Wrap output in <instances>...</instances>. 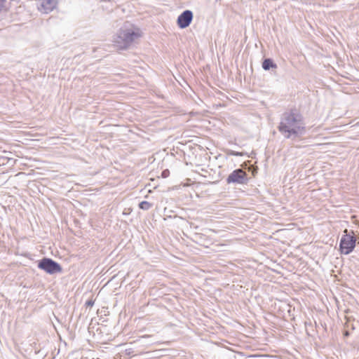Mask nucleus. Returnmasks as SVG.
<instances>
[{
  "label": "nucleus",
  "mask_w": 359,
  "mask_h": 359,
  "mask_svg": "<svg viewBox=\"0 0 359 359\" xmlns=\"http://www.w3.org/2000/svg\"><path fill=\"white\" fill-rule=\"evenodd\" d=\"M193 19V13L191 11H184L177 18V25L180 28L187 27Z\"/></svg>",
  "instance_id": "nucleus-6"
},
{
  "label": "nucleus",
  "mask_w": 359,
  "mask_h": 359,
  "mask_svg": "<svg viewBox=\"0 0 359 359\" xmlns=\"http://www.w3.org/2000/svg\"><path fill=\"white\" fill-rule=\"evenodd\" d=\"M262 68L269 70L270 68H277V65L271 59H265L262 62Z\"/></svg>",
  "instance_id": "nucleus-8"
},
{
  "label": "nucleus",
  "mask_w": 359,
  "mask_h": 359,
  "mask_svg": "<svg viewBox=\"0 0 359 359\" xmlns=\"http://www.w3.org/2000/svg\"><path fill=\"white\" fill-rule=\"evenodd\" d=\"M168 170H164L162 172V175H163V177H166L168 176Z\"/></svg>",
  "instance_id": "nucleus-12"
},
{
  "label": "nucleus",
  "mask_w": 359,
  "mask_h": 359,
  "mask_svg": "<svg viewBox=\"0 0 359 359\" xmlns=\"http://www.w3.org/2000/svg\"><path fill=\"white\" fill-rule=\"evenodd\" d=\"M86 304L88 306H92L94 304V302L91 300L86 302Z\"/></svg>",
  "instance_id": "nucleus-11"
},
{
  "label": "nucleus",
  "mask_w": 359,
  "mask_h": 359,
  "mask_svg": "<svg viewBox=\"0 0 359 359\" xmlns=\"http://www.w3.org/2000/svg\"><path fill=\"white\" fill-rule=\"evenodd\" d=\"M38 267L50 274H53L62 271L60 265L51 259L48 258L43 259L39 263Z\"/></svg>",
  "instance_id": "nucleus-4"
},
{
  "label": "nucleus",
  "mask_w": 359,
  "mask_h": 359,
  "mask_svg": "<svg viewBox=\"0 0 359 359\" xmlns=\"http://www.w3.org/2000/svg\"><path fill=\"white\" fill-rule=\"evenodd\" d=\"M344 234L340 241V251L342 254L348 255L351 253L355 246V238L353 235L348 234V230L345 229Z\"/></svg>",
  "instance_id": "nucleus-3"
},
{
  "label": "nucleus",
  "mask_w": 359,
  "mask_h": 359,
  "mask_svg": "<svg viewBox=\"0 0 359 359\" xmlns=\"http://www.w3.org/2000/svg\"><path fill=\"white\" fill-rule=\"evenodd\" d=\"M231 154L233 155V156H241V153L235 152V151H232Z\"/></svg>",
  "instance_id": "nucleus-13"
},
{
  "label": "nucleus",
  "mask_w": 359,
  "mask_h": 359,
  "mask_svg": "<svg viewBox=\"0 0 359 359\" xmlns=\"http://www.w3.org/2000/svg\"><path fill=\"white\" fill-rule=\"evenodd\" d=\"M4 4H5V0H0V11L4 8Z\"/></svg>",
  "instance_id": "nucleus-10"
},
{
  "label": "nucleus",
  "mask_w": 359,
  "mask_h": 359,
  "mask_svg": "<svg viewBox=\"0 0 359 359\" xmlns=\"http://www.w3.org/2000/svg\"><path fill=\"white\" fill-rule=\"evenodd\" d=\"M278 130L285 138L304 135L306 127L302 116L296 110L285 112L282 115Z\"/></svg>",
  "instance_id": "nucleus-1"
},
{
  "label": "nucleus",
  "mask_w": 359,
  "mask_h": 359,
  "mask_svg": "<svg viewBox=\"0 0 359 359\" xmlns=\"http://www.w3.org/2000/svg\"><path fill=\"white\" fill-rule=\"evenodd\" d=\"M246 173L241 169H237L232 172L226 179L227 183L243 184L245 182Z\"/></svg>",
  "instance_id": "nucleus-5"
},
{
  "label": "nucleus",
  "mask_w": 359,
  "mask_h": 359,
  "mask_svg": "<svg viewBox=\"0 0 359 359\" xmlns=\"http://www.w3.org/2000/svg\"><path fill=\"white\" fill-rule=\"evenodd\" d=\"M139 207L142 210H148L149 209H150L152 207V205L147 201H142L139 204Z\"/></svg>",
  "instance_id": "nucleus-9"
},
{
  "label": "nucleus",
  "mask_w": 359,
  "mask_h": 359,
  "mask_svg": "<svg viewBox=\"0 0 359 359\" xmlns=\"http://www.w3.org/2000/svg\"><path fill=\"white\" fill-rule=\"evenodd\" d=\"M55 0H39V10L44 13L51 12L56 6Z\"/></svg>",
  "instance_id": "nucleus-7"
},
{
  "label": "nucleus",
  "mask_w": 359,
  "mask_h": 359,
  "mask_svg": "<svg viewBox=\"0 0 359 359\" xmlns=\"http://www.w3.org/2000/svg\"><path fill=\"white\" fill-rule=\"evenodd\" d=\"M142 36L141 30L133 25H124L114 35V45L118 49H127Z\"/></svg>",
  "instance_id": "nucleus-2"
}]
</instances>
